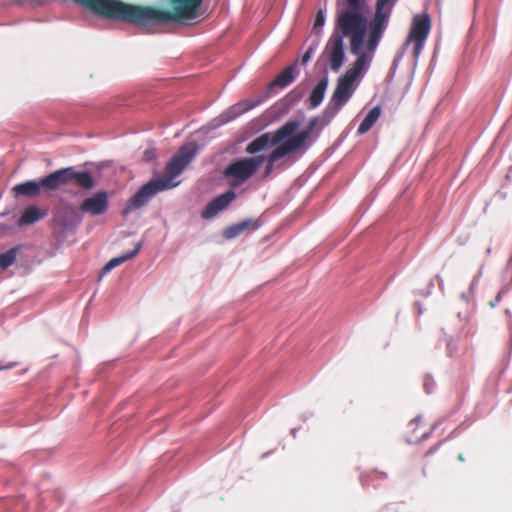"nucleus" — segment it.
Returning <instances> with one entry per match:
<instances>
[{
  "label": "nucleus",
  "instance_id": "2eb2a0df",
  "mask_svg": "<svg viewBox=\"0 0 512 512\" xmlns=\"http://www.w3.org/2000/svg\"><path fill=\"white\" fill-rule=\"evenodd\" d=\"M431 28V20L429 14H417L413 18L411 31L408 37V41L412 42V39H419L420 41H426Z\"/></svg>",
  "mask_w": 512,
  "mask_h": 512
},
{
  "label": "nucleus",
  "instance_id": "393cba45",
  "mask_svg": "<svg viewBox=\"0 0 512 512\" xmlns=\"http://www.w3.org/2000/svg\"><path fill=\"white\" fill-rule=\"evenodd\" d=\"M319 45H320V39L318 37H315V38L311 39V43H310L308 49L306 50V52L302 56V59H301V64L302 65H306L310 61L312 55L317 50Z\"/></svg>",
  "mask_w": 512,
  "mask_h": 512
},
{
  "label": "nucleus",
  "instance_id": "c9c22d12",
  "mask_svg": "<svg viewBox=\"0 0 512 512\" xmlns=\"http://www.w3.org/2000/svg\"><path fill=\"white\" fill-rule=\"evenodd\" d=\"M434 284L432 281L429 282V285H428V290L427 292L425 293V296H428L430 293H431V290L433 288Z\"/></svg>",
  "mask_w": 512,
  "mask_h": 512
},
{
  "label": "nucleus",
  "instance_id": "79ce46f5",
  "mask_svg": "<svg viewBox=\"0 0 512 512\" xmlns=\"http://www.w3.org/2000/svg\"><path fill=\"white\" fill-rule=\"evenodd\" d=\"M491 250H492V249H491V247H488V248H487V250H486V253H487V254H490V253H491Z\"/></svg>",
  "mask_w": 512,
  "mask_h": 512
},
{
  "label": "nucleus",
  "instance_id": "20e7f679",
  "mask_svg": "<svg viewBox=\"0 0 512 512\" xmlns=\"http://www.w3.org/2000/svg\"><path fill=\"white\" fill-rule=\"evenodd\" d=\"M354 82L355 79L345 73L338 78L333 95L322 111L325 120H333L342 107L350 100L356 90Z\"/></svg>",
  "mask_w": 512,
  "mask_h": 512
},
{
  "label": "nucleus",
  "instance_id": "aec40b11",
  "mask_svg": "<svg viewBox=\"0 0 512 512\" xmlns=\"http://www.w3.org/2000/svg\"><path fill=\"white\" fill-rule=\"evenodd\" d=\"M275 148L269 153V155L266 157V165H265V171H264V177H268L274 170L275 163L279 161L280 159L285 158L289 154L287 151L280 145L274 146Z\"/></svg>",
  "mask_w": 512,
  "mask_h": 512
},
{
  "label": "nucleus",
  "instance_id": "cd10ccee",
  "mask_svg": "<svg viewBox=\"0 0 512 512\" xmlns=\"http://www.w3.org/2000/svg\"><path fill=\"white\" fill-rule=\"evenodd\" d=\"M446 347L448 356L452 357L457 351L456 339L454 337L446 338Z\"/></svg>",
  "mask_w": 512,
  "mask_h": 512
},
{
  "label": "nucleus",
  "instance_id": "473e14b6",
  "mask_svg": "<svg viewBox=\"0 0 512 512\" xmlns=\"http://www.w3.org/2000/svg\"><path fill=\"white\" fill-rule=\"evenodd\" d=\"M437 426H438V423H435V424L432 426L431 431L423 433V435L421 436V440H426V439H428V438L430 437V434L432 433V431H433V430H435V429L437 428Z\"/></svg>",
  "mask_w": 512,
  "mask_h": 512
},
{
  "label": "nucleus",
  "instance_id": "6e6552de",
  "mask_svg": "<svg viewBox=\"0 0 512 512\" xmlns=\"http://www.w3.org/2000/svg\"><path fill=\"white\" fill-rule=\"evenodd\" d=\"M264 99L260 95L257 99L250 100L244 99L241 100L234 105L230 106L227 110L221 113L218 117L214 118L208 125L203 127V130H207V132L211 129L215 130L220 128L221 126L235 120L239 116L244 113L254 109L258 105H260Z\"/></svg>",
  "mask_w": 512,
  "mask_h": 512
},
{
  "label": "nucleus",
  "instance_id": "0eeeda50",
  "mask_svg": "<svg viewBox=\"0 0 512 512\" xmlns=\"http://www.w3.org/2000/svg\"><path fill=\"white\" fill-rule=\"evenodd\" d=\"M57 190L54 172L39 179L28 180L16 184L12 191L15 197L34 198L40 195H50Z\"/></svg>",
  "mask_w": 512,
  "mask_h": 512
},
{
  "label": "nucleus",
  "instance_id": "9d476101",
  "mask_svg": "<svg viewBox=\"0 0 512 512\" xmlns=\"http://www.w3.org/2000/svg\"><path fill=\"white\" fill-rule=\"evenodd\" d=\"M397 2L398 0H376L375 14L371 20L369 30L384 34L392 9Z\"/></svg>",
  "mask_w": 512,
  "mask_h": 512
},
{
  "label": "nucleus",
  "instance_id": "f704fd0d",
  "mask_svg": "<svg viewBox=\"0 0 512 512\" xmlns=\"http://www.w3.org/2000/svg\"><path fill=\"white\" fill-rule=\"evenodd\" d=\"M15 365H16V363H14V362H13V363H9V364L4 365V366H0V371L5 370V369H11V368H13Z\"/></svg>",
  "mask_w": 512,
  "mask_h": 512
},
{
  "label": "nucleus",
  "instance_id": "39448f33",
  "mask_svg": "<svg viewBox=\"0 0 512 512\" xmlns=\"http://www.w3.org/2000/svg\"><path fill=\"white\" fill-rule=\"evenodd\" d=\"M252 157H245L231 162L224 170L226 177H231L236 185L247 181L259 167L265 162V155L253 154Z\"/></svg>",
  "mask_w": 512,
  "mask_h": 512
},
{
  "label": "nucleus",
  "instance_id": "1a4fd4ad",
  "mask_svg": "<svg viewBox=\"0 0 512 512\" xmlns=\"http://www.w3.org/2000/svg\"><path fill=\"white\" fill-rule=\"evenodd\" d=\"M57 189L74 181L79 187L90 190L95 186V180L86 170L78 171L73 166L54 171Z\"/></svg>",
  "mask_w": 512,
  "mask_h": 512
},
{
  "label": "nucleus",
  "instance_id": "37998d69",
  "mask_svg": "<svg viewBox=\"0 0 512 512\" xmlns=\"http://www.w3.org/2000/svg\"><path fill=\"white\" fill-rule=\"evenodd\" d=\"M459 460H460V461H464V457H463V455H460V456H459Z\"/></svg>",
  "mask_w": 512,
  "mask_h": 512
},
{
  "label": "nucleus",
  "instance_id": "f03ea898",
  "mask_svg": "<svg viewBox=\"0 0 512 512\" xmlns=\"http://www.w3.org/2000/svg\"><path fill=\"white\" fill-rule=\"evenodd\" d=\"M199 151L200 146L195 141L183 144L167 162L164 174L143 184L129 199L122 211L123 216L145 206L157 193L178 186L180 182L173 183V180L186 169Z\"/></svg>",
  "mask_w": 512,
  "mask_h": 512
},
{
  "label": "nucleus",
  "instance_id": "423d86ee",
  "mask_svg": "<svg viewBox=\"0 0 512 512\" xmlns=\"http://www.w3.org/2000/svg\"><path fill=\"white\" fill-rule=\"evenodd\" d=\"M367 35V20L363 24L362 31L357 32L353 39H350V52L356 56L352 68L348 69L345 74L357 79L358 76L365 74L372 61V56L367 55L363 48L365 37Z\"/></svg>",
  "mask_w": 512,
  "mask_h": 512
},
{
  "label": "nucleus",
  "instance_id": "a878e982",
  "mask_svg": "<svg viewBox=\"0 0 512 512\" xmlns=\"http://www.w3.org/2000/svg\"><path fill=\"white\" fill-rule=\"evenodd\" d=\"M411 42H409L408 40H406L403 45L401 46V48L397 51V53L395 54L394 56V59H393V63H392V66H393V72H392V75L391 77H393L398 65L400 64V62L402 61L409 45H410Z\"/></svg>",
  "mask_w": 512,
  "mask_h": 512
},
{
  "label": "nucleus",
  "instance_id": "e433bc0d",
  "mask_svg": "<svg viewBox=\"0 0 512 512\" xmlns=\"http://www.w3.org/2000/svg\"><path fill=\"white\" fill-rule=\"evenodd\" d=\"M503 294H504V291H500L498 293V295H497V297L495 299L498 303L501 301Z\"/></svg>",
  "mask_w": 512,
  "mask_h": 512
},
{
  "label": "nucleus",
  "instance_id": "c03bdc74",
  "mask_svg": "<svg viewBox=\"0 0 512 512\" xmlns=\"http://www.w3.org/2000/svg\"><path fill=\"white\" fill-rule=\"evenodd\" d=\"M310 416H311L310 414H309V415H303V417H304L305 419L309 418Z\"/></svg>",
  "mask_w": 512,
  "mask_h": 512
},
{
  "label": "nucleus",
  "instance_id": "4c0bfd02",
  "mask_svg": "<svg viewBox=\"0 0 512 512\" xmlns=\"http://www.w3.org/2000/svg\"><path fill=\"white\" fill-rule=\"evenodd\" d=\"M416 305H417V307H418V313H419V314H422V313H423V311H422V307H421L420 303H418V302H417V303H416Z\"/></svg>",
  "mask_w": 512,
  "mask_h": 512
},
{
  "label": "nucleus",
  "instance_id": "4be33fe9",
  "mask_svg": "<svg viewBox=\"0 0 512 512\" xmlns=\"http://www.w3.org/2000/svg\"><path fill=\"white\" fill-rule=\"evenodd\" d=\"M325 22H326V12L324 9L320 8L317 11L315 22L312 27L311 39L318 37L321 40L322 28L324 27Z\"/></svg>",
  "mask_w": 512,
  "mask_h": 512
},
{
  "label": "nucleus",
  "instance_id": "ddd939ff",
  "mask_svg": "<svg viewBox=\"0 0 512 512\" xmlns=\"http://www.w3.org/2000/svg\"><path fill=\"white\" fill-rule=\"evenodd\" d=\"M235 198L236 193L232 189L218 195L206 204L201 212V217L205 220L214 218L219 212L227 208Z\"/></svg>",
  "mask_w": 512,
  "mask_h": 512
},
{
  "label": "nucleus",
  "instance_id": "f3484780",
  "mask_svg": "<svg viewBox=\"0 0 512 512\" xmlns=\"http://www.w3.org/2000/svg\"><path fill=\"white\" fill-rule=\"evenodd\" d=\"M141 248H142V242H137L133 249L123 253L122 255H120L118 257H114V258L110 259L101 269L100 274H99V279H102V277L104 275H106L107 273H109L110 271H112L114 268L118 267L122 263L135 257L139 253Z\"/></svg>",
  "mask_w": 512,
  "mask_h": 512
},
{
  "label": "nucleus",
  "instance_id": "412c9836",
  "mask_svg": "<svg viewBox=\"0 0 512 512\" xmlns=\"http://www.w3.org/2000/svg\"><path fill=\"white\" fill-rule=\"evenodd\" d=\"M381 115V108L380 106H375L366 114L362 122L360 123L357 134L363 135L367 133L376 123V121L379 119Z\"/></svg>",
  "mask_w": 512,
  "mask_h": 512
},
{
  "label": "nucleus",
  "instance_id": "4468645a",
  "mask_svg": "<svg viewBox=\"0 0 512 512\" xmlns=\"http://www.w3.org/2000/svg\"><path fill=\"white\" fill-rule=\"evenodd\" d=\"M57 220L67 232L75 231L83 220L79 207L69 204L57 212Z\"/></svg>",
  "mask_w": 512,
  "mask_h": 512
},
{
  "label": "nucleus",
  "instance_id": "72a5a7b5",
  "mask_svg": "<svg viewBox=\"0 0 512 512\" xmlns=\"http://www.w3.org/2000/svg\"><path fill=\"white\" fill-rule=\"evenodd\" d=\"M473 296L474 295L472 293H469V291L461 294V298L466 302L471 301L473 299Z\"/></svg>",
  "mask_w": 512,
  "mask_h": 512
},
{
  "label": "nucleus",
  "instance_id": "9b49d317",
  "mask_svg": "<svg viewBox=\"0 0 512 512\" xmlns=\"http://www.w3.org/2000/svg\"><path fill=\"white\" fill-rule=\"evenodd\" d=\"M108 207L109 194L105 190L97 191L91 196L86 197L79 206L82 213H87L93 216L104 214Z\"/></svg>",
  "mask_w": 512,
  "mask_h": 512
},
{
  "label": "nucleus",
  "instance_id": "a18cd8bd",
  "mask_svg": "<svg viewBox=\"0 0 512 512\" xmlns=\"http://www.w3.org/2000/svg\"><path fill=\"white\" fill-rule=\"evenodd\" d=\"M381 474H382L383 478H386V476H387L386 473H381Z\"/></svg>",
  "mask_w": 512,
  "mask_h": 512
},
{
  "label": "nucleus",
  "instance_id": "dca6fc26",
  "mask_svg": "<svg viewBox=\"0 0 512 512\" xmlns=\"http://www.w3.org/2000/svg\"><path fill=\"white\" fill-rule=\"evenodd\" d=\"M262 223L258 219L246 218L240 222L232 224L226 227L222 235L227 240H232L240 236L245 230L251 228L252 231H256L261 227Z\"/></svg>",
  "mask_w": 512,
  "mask_h": 512
},
{
  "label": "nucleus",
  "instance_id": "7c9ffc66",
  "mask_svg": "<svg viewBox=\"0 0 512 512\" xmlns=\"http://www.w3.org/2000/svg\"><path fill=\"white\" fill-rule=\"evenodd\" d=\"M155 155H156L155 148L146 149L144 152V157H145V160H147V161H151L152 159H154Z\"/></svg>",
  "mask_w": 512,
  "mask_h": 512
},
{
  "label": "nucleus",
  "instance_id": "6ab92c4d",
  "mask_svg": "<svg viewBox=\"0 0 512 512\" xmlns=\"http://www.w3.org/2000/svg\"><path fill=\"white\" fill-rule=\"evenodd\" d=\"M45 213L42 212L37 206L30 205L26 207L18 219L19 226H26L34 224L35 222L43 219L45 217Z\"/></svg>",
  "mask_w": 512,
  "mask_h": 512
},
{
  "label": "nucleus",
  "instance_id": "c85d7f7f",
  "mask_svg": "<svg viewBox=\"0 0 512 512\" xmlns=\"http://www.w3.org/2000/svg\"><path fill=\"white\" fill-rule=\"evenodd\" d=\"M412 41L415 42L414 48H413V53H414L415 57L417 58L424 48L425 41H420L419 39H412Z\"/></svg>",
  "mask_w": 512,
  "mask_h": 512
},
{
  "label": "nucleus",
  "instance_id": "7ed1b4c3",
  "mask_svg": "<svg viewBox=\"0 0 512 512\" xmlns=\"http://www.w3.org/2000/svg\"><path fill=\"white\" fill-rule=\"evenodd\" d=\"M366 16L362 12H356L347 8L338 7L334 31L329 37L323 55L327 56L330 68L338 72L345 61L344 37L353 39L357 32L362 31Z\"/></svg>",
  "mask_w": 512,
  "mask_h": 512
},
{
  "label": "nucleus",
  "instance_id": "bb28decb",
  "mask_svg": "<svg viewBox=\"0 0 512 512\" xmlns=\"http://www.w3.org/2000/svg\"><path fill=\"white\" fill-rule=\"evenodd\" d=\"M367 0H346L347 9L364 13Z\"/></svg>",
  "mask_w": 512,
  "mask_h": 512
},
{
  "label": "nucleus",
  "instance_id": "f257e3e1",
  "mask_svg": "<svg viewBox=\"0 0 512 512\" xmlns=\"http://www.w3.org/2000/svg\"><path fill=\"white\" fill-rule=\"evenodd\" d=\"M332 120H325L323 112L312 117L304 129L297 132L300 123L296 120L285 122L274 131L265 132L250 141L245 151L248 154H256L268 148L280 144L290 155L301 149H308L320 136L322 130Z\"/></svg>",
  "mask_w": 512,
  "mask_h": 512
},
{
  "label": "nucleus",
  "instance_id": "f8f14e48",
  "mask_svg": "<svg viewBox=\"0 0 512 512\" xmlns=\"http://www.w3.org/2000/svg\"><path fill=\"white\" fill-rule=\"evenodd\" d=\"M300 74L298 61L286 67L277 77L269 83L266 90L261 94L262 99L267 100L275 91L276 88H285L289 86Z\"/></svg>",
  "mask_w": 512,
  "mask_h": 512
},
{
  "label": "nucleus",
  "instance_id": "2f4dec72",
  "mask_svg": "<svg viewBox=\"0 0 512 512\" xmlns=\"http://www.w3.org/2000/svg\"><path fill=\"white\" fill-rule=\"evenodd\" d=\"M481 277V272H479L472 280L471 284H470V287H469V293H472L474 295V290H475V287L477 285V282L479 280V278Z\"/></svg>",
  "mask_w": 512,
  "mask_h": 512
},
{
  "label": "nucleus",
  "instance_id": "ea45409f",
  "mask_svg": "<svg viewBox=\"0 0 512 512\" xmlns=\"http://www.w3.org/2000/svg\"><path fill=\"white\" fill-rule=\"evenodd\" d=\"M497 304H498V302L496 300H494L490 303L491 307H495Z\"/></svg>",
  "mask_w": 512,
  "mask_h": 512
},
{
  "label": "nucleus",
  "instance_id": "a211bd4d",
  "mask_svg": "<svg viewBox=\"0 0 512 512\" xmlns=\"http://www.w3.org/2000/svg\"><path fill=\"white\" fill-rule=\"evenodd\" d=\"M329 84L328 74L326 73L312 89L309 95V108L315 109L321 105L324 100Z\"/></svg>",
  "mask_w": 512,
  "mask_h": 512
},
{
  "label": "nucleus",
  "instance_id": "a19ab883",
  "mask_svg": "<svg viewBox=\"0 0 512 512\" xmlns=\"http://www.w3.org/2000/svg\"><path fill=\"white\" fill-rule=\"evenodd\" d=\"M291 434L293 435V437H295V436H296V429H295V428H293V429L291 430Z\"/></svg>",
  "mask_w": 512,
  "mask_h": 512
},
{
  "label": "nucleus",
  "instance_id": "b1692460",
  "mask_svg": "<svg viewBox=\"0 0 512 512\" xmlns=\"http://www.w3.org/2000/svg\"><path fill=\"white\" fill-rule=\"evenodd\" d=\"M382 36H383V33L375 32V31H371V30H369V32H368V40L366 42V48L372 57L377 49V46H378Z\"/></svg>",
  "mask_w": 512,
  "mask_h": 512
},
{
  "label": "nucleus",
  "instance_id": "5701e85b",
  "mask_svg": "<svg viewBox=\"0 0 512 512\" xmlns=\"http://www.w3.org/2000/svg\"><path fill=\"white\" fill-rule=\"evenodd\" d=\"M19 250L18 246H14L7 251L0 254V268L7 269L10 267L16 260L17 252Z\"/></svg>",
  "mask_w": 512,
  "mask_h": 512
},
{
  "label": "nucleus",
  "instance_id": "58836bf2",
  "mask_svg": "<svg viewBox=\"0 0 512 512\" xmlns=\"http://www.w3.org/2000/svg\"><path fill=\"white\" fill-rule=\"evenodd\" d=\"M421 421V416H417L412 423H419Z\"/></svg>",
  "mask_w": 512,
  "mask_h": 512
},
{
  "label": "nucleus",
  "instance_id": "c756f323",
  "mask_svg": "<svg viewBox=\"0 0 512 512\" xmlns=\"http://www.w3.org/2000/svg\"><path fill=\"white\" fill-rule=\"evenodd\" d=\"M424 389L426 391L427 394H430L432 393L433 389H434V381L432 378L430 377H427L424 381Z\"/></svg>",
  "mask_w": 512,
  "mask_h": 512
}]
</instances>
